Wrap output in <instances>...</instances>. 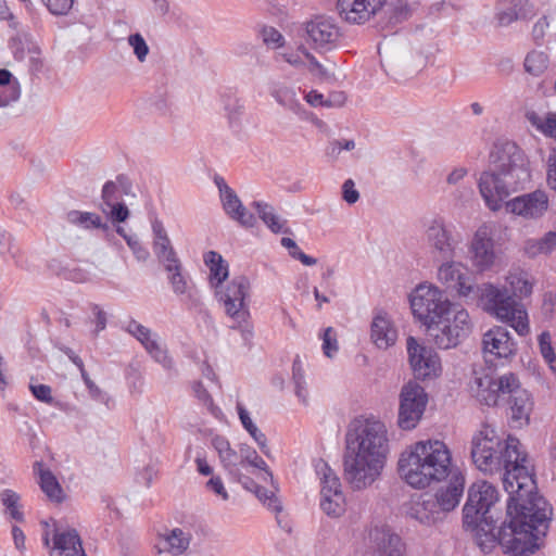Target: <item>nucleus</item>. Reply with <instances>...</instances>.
<instances>
[{
	"label": "nucleus",
	"mask_w": 556,
	"mask_h": 556,
	"mask_svg": "<svg viewBox=\"0 0 556 556\" xmlns=\"http://www.w3.org/2000/svg\"><path fill=\"white\" fill-rule=\"evenodd\" d=\"M549 58L546 52L532 50L525 59V70L533 76L542 75L548 67Z\"/></svg>",
	"instance_id": "nucleus-44"
},
{
	"label": "nucleus",
	"mask_w": 556,
	"mask_h": 556,
	"mask_svg": "<svg viewBox=\"0 0 556 556\" xmlns=\"http://www.w3.org/2000/svg\"><path fill=\"white\" fill-rule=\"evenodd\" d=\"M410 308L414 316L428 330L439 319L452 315L454 305L437 287L420 285L410 298Z\"/></svg>",
	"instance_id": "nucleus-9"
},
{
	"label": "nucleus",
	"mask_w": 556,
	"mask_h": 556,
	"mask_svg": "<svg viewBox=\"0 0 556 556\" xmlns=\"http://www.w3.org/2000/svg\"><path fill=\"white\" fill-rule=\"evenodd\" d=\"M472 324L468 312L454 306L452 315L439 319L427 331L438 348L447 350L457 346L470 334Z\"/></svg>",
	"instance_id": "nucleus-10"
},
{
	"label": "nucleus",
	"mask_w": 556,
	"mask_h": 556,
	"mask_svg": "<svg viewBox=\"0 0 556 556\" xmlns=\"http://www.w3.org/2000/svg\"><path fill=\"white\" fill-rule=\"evenodd\" d=\"M498 500L500 492L496 486L479 480L469 486L463 507V526L475 534L477 544L485 553L498 545L496 520L492 515Z\"/></svg>",
	"instance_id": "nucleus-3"
},
{
	"label": "nucleus",
	"mask_w": 556,
	"mask_h": 556,
	"mask_svg": "<svg viewBox=\"0 0 556 556\" xmlns=\"http://www.w3.org/2000/svg\"><path fill=\"white\" fill-rule=\"evenodd\" d=\"M483 352L497 358H509L517 352V345L507 328L495 326L483 334Z\"/></svg>",
	"instance_id": "nucleus-27"
},
{
	"label": "nucleus",
	"mask_w": 556,
	"mask_h": 556,
	"mask_svg": "<svg viewBox=\"0 0 556 556\" xmlns=\"http://www.w3.org/2000/svg\"><path fill=\"white\" fill-rule=\"evenodd\" d=\"M529 123L548 137H556V113L548 112L545 116H540L535 112H528Z\"/></svg>",
	"instance_id": "nucleus-43"
},
{
	"label": "nucleus",
	"mask_w": 556,
	"mask_h": 556,
	"mask_svg": "<svg viewBox=\"0 0 556 556\" xmlns=\"http://www.w3.org/2000/svg\"><path fill=\"white\" fill-rule=\"evenodd\" d=\"M31 394L40 402L51 404L53 402L52 390L47 384L29 383Z\"/></svg>",
	"instance_id": "nucleus-58"
},
{
	"label": "nucleus",
	"mask_w": 556,
	"mask_h": 556,
	"mask_svg": "<svg viewBox=\"0 0 556 556\" xmlns=\"http://www.w3.org/2000/svg\"><path fill=\"white\" fill-rule=\"evenodd\" d=\"M533 399L531 394L521 387L519 379H516V387L511 388L502 405H507V416L513 428H522L529 425L530 415L533 410Z\"/></svg>",
	"instance_id": "nucleus-20"
},
{
	"label": "nucleus",
	"mask_w": 556,
	"mask_h": 556,
	"mask_svg": "<svg viewBox=\"0 0 556 556\" xmlns=\"http://www.w3.org/2000/svg\"><path fill=\"white\" fill-rule=\"evenodd\" d=\"M281 245L288 249L289 254L293 258L299 260L303 265L313 266L317 264V260L302 252L293 239L287 237L282 238Z\"/></svg>",
	"instance_id": "nucleus-49"
},
{
	"label": "nucleus",
	"mask_w": 556,
	"mask_h": 556,
	"mask_svg": "<svg viewBox=\"0 0 556 556\" xmlns=\"http://www.w3.org/2000/svg\"><path fill=\"white\" fill-rule=\"evenodd\" d=\"M384 464L386 454H345V479L354 489H365L380 476Z\"/></svg>",
	"instance_id": "nucleus-12"
},
{
	"label": "nucleus",
	"mask_w": 556,
	"mask_h": 556,
	"mask_svg": "<svg viewBox=\"0 0 556 556\" xmlns=\"http://www.w3.org/2000/svg\"><path fill=\"white\" fill-rule=\"evenodd\" d=\"M314 466L321 481L320 508L330 517H340L345 511L340 479L323 458H318Z\"/></svg>",
	"instance_id": "nucleus-13"
},
{
	"label": "nucleus",
	"mask_w": 556,
	"mask_h": 556,
	"mask_svg": "<svg viewBox=\"0 0 556 556\" xmlns=\"http://www.w3.org/2000/svg\"><path fill=\"white\" fill-rule=\"evenodd\" d=\"M175 263L177 267L170 266V269H165L168 273V280L174 293L182 296L181 300L186 302L189 307L199 306L200 299L194 286L188 276L182 274V265L180 261L177 260Z\"/></svg>",
	"instance_id": "nucleus-32"
},
{
	"label": "nucleus",
	"mask_w": 556,
	"mask_h": 556,
	"mask_svg": "<svg viewBox=\"0 0 556 556\" xmlns=\"http://www.w3.org/2000/svg\"><path fill=\"white\" fill-rule=\"evenodd\" d=\"M101 211L114 223H123L129 217V210L123 202L101 206Z\"/></svg>",
	"instance_id": "nucleus-51"
},
{
	"label": "nucleus",
	"mask_w": 556,
	"mask_h": 556,
	"mask_svg": "<svg viewBox=\"0 0 556 556\" xmlns=\"http://www.w3.org/2000/svg\"><path fill=\"white\" fill-rule=\"evenodd\" d=\"M204 263L210 268V282L217 289L228 277V264L222 255L215 251H210L204 255Z\"/></svg>",
	"instance_id": "nucleus-38"
},
{
	"label": "nucleus",
	"mask_w": 556,
	"mask_h": 556,
	"mask_svg": "<svg viewBox=\"0 0 556 556\" xmlns=\"http://www.w3.org/2000/svg\"><path fill=\"white\" fill-rule=\"evenodd\" d=\"M387 0H338L337 7L342 20L350 24H364L375 16Z\"/></svg>",
	"instance_id": "nucleus-24"
},
{
	"label": "nucleus",
	"mask_w": 556,
	"mask_h": 556,
	"mask_svg": "<svg viewBox=\"0 0 556 556\" xmlns=\"http://www.w3.org/2000/svg\"><path fill=\"white\" fill-rule=\"evenodd\" d=\"M152 230L154 235L153 250L159 261L165 269H170V266L177 267L175 262L179 258L170 244L162 222L154 219L152 222Z\"/></svg>",
	"instance_id": "nucleus-34"
},
{
	"label": "nucleus",
	"mask_w": 556,
	"mask_h": 556,
	"mask_svg": "<svg viewBox=\"0 0 556 556\" xmlns=\"http://www.w3.org/2000/svg\"><path fill=\"white\" fill-rule=\"evenodd\" d=\"M377 556H403L405 544L401 536L387 527H376L370 532Z\"/></svg>",
	"instance_id": "nucleus-31"
},
{
	"label": "nucleus",
	"mask_w": 556,
	"mask_h": 556,
	"mask_svg": "<svg viewBox=\"0 0 556 556\" xmlns=\"http://www.w3.org/2000/svg\"><path fill=\"white\" fill-rule=\"evenodd\" d=\"M323 351L327 357H332L333 353L338 351V342L334 331L331 327H328L324 330Z\"/></svg>",
	"instance_id": "nucleus-56"
},
{
	"label": "nucleus",
	"mask_w": 556,
	"mask_h": 556,
	"mask_svg": "<svg viewBox=\"0 0 556 556\" xmlns=\"http://www.w3.org/2000/svg\"><path fill=\"white\" fill-rule=\"evenodd\" d=\"M517 376L514 372H506L494 376L482 370L475 371L470 382V391L478 402L486 406H501L507 397L510 389L516 387Z\"/></svg>",
	"instance_id": "nucleus-11"
},
{
	"label": "nucleus",
	"mask_w": 556,
	"mask_h": 556,
	"mask_svg": "<svg viewBox=\"0 0 556 556\" xmlns=\"http://www.w3.org/2000/svg\"><path fill=\"white\" fill-rule=\"evenodd\" d=\"M20 97L18 86H0V106H5Z\"/></svg>",
	"instance_id": "nucleus-62"
},
{
	"label": "nucleus",
	"mask_w": 556,
	"mask_h": 556,
	"mask_svg": "<svg viewBox=\"0 0 556 556\" xmlns=\"http://www.w3.org/2000/svg\"><path fill=\"white\" fill-rule=\"evenodd\" d=\"M340 38V28L330 17L320 15L305 23V40L319 53L333 50Z\"/></svg>",
	"instance_id": "nucleus-17"
},
{
	"label": "nucleus",
	"mask_w": 556,
	"mask_h": 556,
	"mask_svg": "<svg viewBox=\"0 0 556 556\" xmlns=\"http://www.w3.org/2000/svg\"><path fill=\"white\" fill-rule=\"evenodd\" d=\"M556 294L552 291L545 292L541 305V313L545 319H552L555 315Z\"/></svg>",
	"instance_id": "nucleus-59"
},
{
	"label": "nucleus",
	"mask_w": 556,
	"mask_h": 556,
	"mask_svg": "<svg viewBox=\"0 0 556 556\" xmlns=\"http://www.w3.org/2000/svg\"><path fill=\"white\" fill-rule=\"evenodd\" d=\"M470 452H518L520 441L511 435L503 440L490 425H482L473 435Z\"/></svg>",
	"instance_id": "nucleus-23"
},
{
	"label": "nucleus",
	"mask_w": 556,
	"mask_h": 556,
	"mask_svg": "<svg viewBox=\"0 0 556 556\" xmlns=\"http://www.w3.org/2000/svg\"><path fill=\"white\" fill-rule=\"evenodd\" d=\"M127 244L132 251L134 255L138 261H147L150 253L149 251L140 243L139 239L136 236L127 238Z\"/></svg>",
	"instance_id": "nucleus-63"
},
{
	"label": "nucleus",
	"mask_w": 556,
	"mask_h": 556,
	"mask_svg": "<svg viewBox=\"0 0 556 556\" xmlns=\"http://www.w3.org/2000/svg\"><path fill=\"white\" fill-rule=\"evenodd\" d=\"M470 454L472 463L479 471L486 476L496 473L503 475V484L506 490V482L515 484L526 473L532 472L533 465L528 459L527 454Z\"/></svg>",
	"instance_id": "nucleus-8"
},
{
	"label": "nucleus",
	"mask_w": 556,
	"mask_h": 556,
	"mask_svg": "<svg viewBox=\"0 0 556 556\" xmlns=\"http://www.w3.org/2000/svg\"><path fill=\"white\" fill-rule=\"evenodd\" d=\"M438 269V279L447 289L456 291L460 296L475 294L477 287L470 283L469 277L462 270V264L453 260L442 261Z\"/></svg>",
	"instance_id": "nucleus-26"
},
{
	"label": "nucleus",
	"mask_w": 556,
	"mask_h": 556,
	"mask_svg": "<svg viewBox=\"0 0 556 556\" xmlns=\"http://www.w3.org/2000/svg\"><path fill=\"white\" fill-rule=\"evenodd\" d=\"M224 195L220 197L225 213L241 226L250 228L256 223L255 216L243 206L237 193L230 187H224Z\"/></svg>",
	"instance_id": "nucleus-33"
},
{
	"label": "nucleus",
	"mask_w": 556,
	"mask_h": 556,
	"mask_svg": "<svg viewBox=\"0 0 556 556\" xmlns=\"http://www.w3.org/2000/svg\"><path fill=\"white\" fill-rule=\"evenodd\" d=\"M252 205L257 211L260 218L268 226L273 232H290V230L285 227L286 220L281 219L280 216L275 213V210L271 205L261 201H254Z\"/></svg>",
	"instance_id": "nucleus-40"
},
{
	"label": "nucleus",
	"mask_w": 556,
	"mask_h": 556,
	"mask_svg": "<svg viewBox=\"0 0 556 556\" xmlns=\"http://www.w3.org/2000/svg\"><path fill=\"white\" fill-rule=\"evenodd\" d=\"M507 279L510 285L509 293L513 295L514 299H522L532 293L533 286L528 280L526 274H513Z\"/></svg>",
	"instance_id": "nucleus-46"
},
{
	"label": "nucleus",
	"mask_w": 556,
	"mask_h": 556,
	"mask_svg": "<svg viewBox=\"0 0 556 556\" xmlns=\"http://www.w3.org/2000/svg\"><path fill=\"white\" fill-rule=\"evenodd\" d=\"M342 199L349 204H354L358 201L359 192L356 190L353 179H346L343 182Z\"/></svg>",
	"instance_id": "nucleus-61"
},
{
	"label": "nucleus",
	"mask_w": 556,
	"mask_h": 556,
	"mask_svg": "<svg viewBox=\"0 0 556 556\" xmlns=\"http://www.w3.org/2000/svg\"><path fill=\"white\" fill-rule=\"evenodd\" d=\"M408 361L417 379H432L442 371L438 353L429 346L420 344L414 337L406 340Z\"/></svg>",
	"instance_id": "nucleus-18"
},
{
	"label": "nucleus",
	"mask_w": 556,
	"mask_h": 556,
	"mask_svg": "<svg viewBox=\"0 0 556 556\" xmlns=\"http://www.w3.org/2000/svg\"><path fill=\"white\" fill-rule=\"evenodd\" d=\"M292 374H293V381H294V386H295V394L304 405H307L308 392L305 388L304 372L301 368V362L299 359H295L293 362Z\"/></svg>",
	"instance_id": "nucleus-48"
},
{
	"label": "nucleus",
	"mask_w": 556,
	"mask_h": 556,
	"mask_svg": "<svg viewBox=\"0 0 556 556\" xmlns=\"http://www.w3.org/2000/svg\"><path fill=\"white\" fill-rule=\"evenodd\" d=\"M505 206L508 212L525 218H539L548 208V197L545 191L538 189L507 201Z\"/></svg>",
	"instance_id": "nucleus-25"
},
{
	"label": "nucleus",
	"mask_w": 556,
	"mask_h": 556,
	"mask_svg": "<svg viewBox=\"0 0 556 556\" xmlns=\"http://www.w3.org/2000/svg\"><path fill=\"white\" fill-rule=\"evenodd\" d=\"M370 337L379 349H388L395 343L397 331L386 313L379 312L374 317Z\"/></svg>",
	"instance_id": "nucleus-36"
},
{
	"label": "nucleus",
	"mask_w": 556,
	"mask_h": 556,
	"mask_svg": "<svg viewBox=\"0 0 556 556\" xmlns=\"http://www.w3.org/2000/svg\"><path fill=\"white\" fill-rule=\"evenodd\" d=\"M425 241L435 261L454 260L460 238L455 236L442 218H433L426 226Z\"/></svg>",
	"instance_id": "nucleus-14"
},
{
	"label": "nucleus",
	"mask_w": 556,
	"mask_h": 556,
	"mask_svg": "<svg viewBox=\"0 0 556 556\" xmlns=\"http://www.w3.org/2000/svg\"><path fill=\"white\" fill-rule=\"evenodd\" d=\"M346 452H387L389 438L383 422L374 419H354L345 434Z\"/></svg>",
	"instance_id": "nucleus-7"
},
{
	"label": "nucleus",
	"mask_w": 556,
	"mask_h": 556,
	"mask_svg": "<svg viewBox=\"0 0 556 556\" xmlns=\"http://www.w3.org/2000/svg\"><path fill=\"white\" fill-rule=\"evenodd\" d=\"M405 514L420 523L430 525L441 518V509L428 493L415 494L404 505Z\"/></svg>",
	"instance_id": "nucleus-28"
},
{
	"label": "nucleus",
	"mask_w": 556,
	"mask_h": 556,
	"mask_svg": "<svg viewBox=\"0 0 556 556\" xmlns=\"http://www.w3.org/2000/svg\"><path fill=\"white\" fill-rule=\"evenodd\" d=\"M412 15L410 5L403 0H396L390 7V21L392 23H402L406 21Z\"/></svg>",
	"instance_id": "nucleus-50"
},
{
	"label": "nucleus",
	"mask_w": 556,
	"mask_h": 556,
	"mask_svg": "<svg viewBox=\"0 0 556 556\" xmlns=\"http://www.w3.org/2000/svg\"><path fill=\"white\" fill-rule=\"evenodd\" d=\"M50 556H87L77 530L56 526L53 530Z\"/></svg>",
	"instance_id": "nucleus-29"
},
{
	"label": "nucleus",
	"mask_w": 556,
	"mask_h": 556,
	"mask_svg": "<svg viewBox=\"0 0 556 556\" xmlns=\"http://www.w3.org/2000/svg\"><path fill=\"white\" fill-rule=\"evenodd\" d=\"M450 466L451 454H401L397 471L409 486L421 490L445 479Z\"/></svg>",
	"instance_id": "nucleus-6"
},
{
	"label": "nucleus",
	"mask_w": 556,
	"mask_h": 556,
	"mask_svg": "<svg viewBox=\"0 0 556 556\" xmlns=\"http://www.w3.org/2000/svg\"><path fill=\"white\" fill-rule=\"evenodd\" d=\"M34 469L39 473V484L42 492L53 502L60 503L63 501V490L58 482L56 478L49 469H45L42 464L36 462Z\"/></svg>",
	"instance_id": "nucleus-39"
},
{
	"label": "nucleus",
	"mask_w": 556,
	"mask_h": 556,
	"mask_svg": "<svg viewBox=\"0 0 556 556\" xmlns=\"http://www.w3.org/2000/svg\"><path fill=\"white\" fill-rule=\"evenodd\" d=\"M101 199V206L113 205L117 202H123L118 185L113 182V180L106 181L102 188Z\"/></svg>",
	"instance_id": "nucleus-52"
},
{
	"label": "nucleus",
	"mask_w": 556,
	"mask_h": 556,
	"mask_svg": "<svg viewBox=\"0 0 556 556\" xmlns=\"http://www.w3.org/2000/svg\"><path fill=\"white\" fill-rule=\"evenodd\" d=\"M446 478H448L446 483L441 485L437 490L435 494L432 495L435 502H438L442 513L452 511L458 506L464 495L466 484L465 475L452 464L450 466V472Z\"/></svg>",
	"instance_id": "nucleus-22"
},
{
	"label": "nucleus",
	"mask_w": 556,
	"mask_h": 556,
	"mask_svg": "<svg viewBox=\"0 0 556 556\" xmlns=\"http://www.w3.org/2000/svg\"><path fill=\"white\" fill-rule=\"evenodd\" d=\"M0 500L12 519L16 521L24 520V515L20 510V495L16 492L12 490H4L0 493Z\"/></svg>",
	"instance_id": "nucleus-47"
},
{
	"label": "nucleus",
	"mask_w": 556,
	"mask_h": 556,
	"mask_svg": "<svg viewBox=\"0 0 556 556\" xmlns=\"http://www.w3.org/2000/svg\"><path fill=\"white\" fill-rule=\"evenodd\" d=\"M128 43L134 49V53L140 62H143L149 53V47L140 34H134L128 37Z\"/></svg>",
	"instance_id": "nucleus-55"
},
{
	"label": "nucleus",
	"mask_w": 556,
	"mask_h": 556,
	"mask_svg": "<svg viewBox=\"0 0 556 556\" xmlns=\"http://www.w3.org/2000/svg\"><path fill=\"white\" fill-rule=\"evenodd\" d=\"M468 252L471 264L478 271L489 270L495 265L496 253L492 226L483 224L477 229Z\"/></svg>",
	"instance_id": "nucleus-19"
},
{
	"label": "nucleus",
	"mask_w": 556,
	"mask_h": 556,
	"mask_svg": "<svg viewBox=\"0 0 556 556\" xmlns=\"http://www.w3.org/2000/svg\"><path fill=\"white\" fill-rule=\"evenodd\" d=\"M473 295L479 298V305L484 312L509 325L520 336H526L530 328L528 314L523 304L517 302L506 288L491 283L478 286Z\"/></svg>",
	"instance_id": "nucleus-5"
},
{
	"label": "nucleus",
	"mask_w": 556,
	"mask_h": 556,
	"mask_svg": "<svg viewBox=\"0 0 556 556\" xmlns=\"http://www.w3.org/2000/svg\"><path fill=\"white\" fill-rule=\"evenodd\" d=\"M556 248V232L548 231L542 238L529 239L525 242V253L529 257H535L540 254H548Z\"/></svg>",
	"instance_id": "nucleus-41"
},
{
	"label": "nucleus",
	"mask_w": 556,
	"mask_h": 556,
	"mask_svg": "<svg viewBox=\"0 0 556 556\" xmlns=\"http://www.w3.org/2000/svg\"><path fill=\"white\" fill-rule=\"evenodd\" d=\"M406 452H450L447 445L440 440L418 441Z\"/></svg>",
	"instance_id": "nucleus-53"
},
{
	"label": "nucleus",
	"mask_w": 556,
	"mask_h": 556,
	"mask_svg": "<svg viewBox=\"0 0 556 556\" xmlns=\"http://www.w3.org/2000/svg\"><path fill=\"white\" fill-rule=\"evenodd\" d=\"M66 219L68 223L86 229L101 228L104 231L110 230V226L106 223L103 224L101 217L96 213L73 210L66 214Z\"/></svg>",
	"instance_id": "nucleus-42"
},
{
	"label": "nucleus",
	"mask_w": 556,
	"mask_h": 556,
	"mask_svg": "<svg viewBox=\"0 0 556 556\" xmlns=\"http://www.w3.org/2000/svg\"><path fill=\"white\" fill-rule=\"evenodd\" d=\"M519 481L506 482L509 494L506 520L497 529L498 545L511 556L533 554L546 536L553 517L552 505L538 492L532 472L523 471Z\"/></svg>",
	"instance_id": "nucleus-1"
},
{
	"label": "nucleus",
	"mask_w": 556,
	"mask_h": 556,
	"mask_svg": "<svg viewBox=\"0 0 556 556\" xmlns=\"http://www.w3.org/2000/svg\"><path fill=\"white\" fill-rule=\"evenodd\" d=\"M48 10L54 15H65L72 9L74 0H42Z\"/></svg>",
	"instance_id": "nucleus-57"
},
{
	"label": "nucleus",
	"mask_w": 556,
	"mask_h": 556,
	"mask_svg": "<svg viewBox=\"0 0 556 556\" xmlns=\"http://www.w3.org/2000/svg\"><path fill=\"white\" fill-rule=\"evenodd\" d=\"M428 402L425 389L415 381L403 386L400 394L399 426L404 430L416 427Z\"/></svg>",
	"instance_id": "nucleus-15"
},
{
	"label": "nucleus",
	"mask_w": 556,
	"mask_h": 556,
	"mask_svg": "<svg viewBox=\"0 0 556 556\" xmlns=\"http://www.w3.org/2000/svg\"><path fill=\"white\" fill-rule=\"evenodd\" d=\"M220 455L229 473L237 477L244 489L254 493L269 510L281 513L282 505L276 496L277 486L274 485L273 473L262 457L257 454L252 458L237 453Z\"/></svg>",
	"instance_id": "nucleus-4"
},
{
	"label": "nucleus",
	"mask_w": 556,
	"mask_h": 556,
	"mask_svg": "<svg viewBox=\"0 0 556 556\" xmlns=\"http://www.w3.org/2000/svg\"><path fill=\"white\" fill-rule=\"evenodd\" d=\"M548 26H549V22L547 20V16H542L534 24V26L532 28V37L538 45L542 43Z\"/></svg>",
	"instance_id": "nucleus-64"
},
{
	"label": "nucleus",
	"mask_w": 556,
	"mask_h": 556,
	"mask_svg": "<svg viewBox=\"0 0 556 556\" xmlns=\"http://www.w3.org/2000/svg\"><path fill=\"white\" fill-rule=\"evenodd\" d=\"M530 161L514 141L497 140L490 151L489 169L481 173L478 187L485 205L493 212L503 206L511 193L531 181Z\"/></svg>",
	"instance_id": "nucleus-2"
},
{
	"label": "nucleus",
	"mask_w": 556,
	"mask_h": 556,
	"mask_svg": "<svg viewBox=\"0 0 556 556\" xmlns=\"http://www.w3.org/2000/svg\"><path fill=\"white\" fill-rule=\"evenodd\" d=\"M534 13L529 0H501L497 4V20L502 26L509 25L514 21L527 18Z\"/></svg>",
	"instance_id": "nucleus-35"
},
{
	"label": "nucleus",
	"mask_w": 556,
	"mask_h": 556,
	"mask_svg": "<svg viewBox=\"0 0 556 556\" xmlns=\"http://www.w3.org/2000/svg\"><path fill=\"white\" fill-rule=\"evenodd\" d=\"M192 539L193 533L191 526L181 525L159 533L155 548L159 554L182 556L189 551Z\"/></svg>",
	"instance_id": "nucleus-21"
},
{
	"label": "nucleus",
	"mask_w": 556,
	"mask_h": 556,
	"mask_svg": "<svg viewBox=\"0 0 556 556\" xmlns=\"http://www.w3.org/2000/svg\"><path fill=\"white\" fill-rule=\"evenodd\" d=\"M215 290L218 300L224 304L226 314L237 323L245 321L250 315L245 303L250 290L249 279L244 276H238L226 288L220 286Z\"/></svg>",
	"instance_id": "nucleus-16"
},
{
	"label": "nucleus",
	"mask_w": 556,
	"mask_h": 556,
	"mask_svg": "<svg viewBox=\"0 0 556 556\" xmlns=\"http://www.w3.org/2000/svg\"><path fill=\"white\" fill-rule=\"evenodd\" d=\"M147 459L142 460V465L137 467V480L146 488H150L153 479L159 472V463L151 455L146 454Z\"/></svg>",
	"instance_id": "nucleus-45"
},
{
	"label": "nucleus",
	"mask_w": 556,
	"mask_h": 556,
	"mask_svg": "<svg viewBox=\"0 0 556 556\" xmlns=\"http://www.w3.org/2000/svg\"><path fill=\"white\" fill-rule=\"evenodd\" d=\"M126 331L134 336L144 346L147 352L165 368L173 366L172 358L167 355L166 350L162 348L152 334L151 330L138 321L130 319L126 326Z\"/></svg>",
	"instance_id": "nucleus-30"
},
{
	"label": "nucleus",
	"mask_w": 556,
	"mask_h": 556,
	"mask_svg": "<svg viewBox=\"0 0 556 556\" xmlns=\"http://www.w3.org/2000/svg\"><path fill=\"white\" fill-rule=\"evenodd\" d=\"M300 88L276 84L270 90L271 97L283 108L290 110L294 114H301L302 104L299 99Z\"/></svg>",
	"instance_id": "nucleus-37"
},
{
	"label": "nucleus",
	"mask_w": 556,
	"mask_h": 556,
	"mask_svg": "<svg viewBox=\"0 0 556 556\" xmlns=\"http://www.w3.org/2000/svg\"><path fill=\"white\" fill-rule=\"evenodd\" d=\"M546 181L548 187L556 192V147L548 154Z\"/></svg>",
	"instance_id": "nucleus-60"
},
{
	"label": "nucleus",
	"mask_w": 556,
	"mask_h": 556,
	"mask_svg": "<svg viewBox=\"0 0 556 556\" xmlns=\"http://www.w3.org/2000/svg\"><path fill=\"white\" fill-rule=\"evenodd\" d=\"M263 42L267 46H271L273 48H280L285 45V38L281 33L271 26L263 27L262 31Z\"/></svg>",
	"instance_id": "nucleus-54"
}]
</instances>
